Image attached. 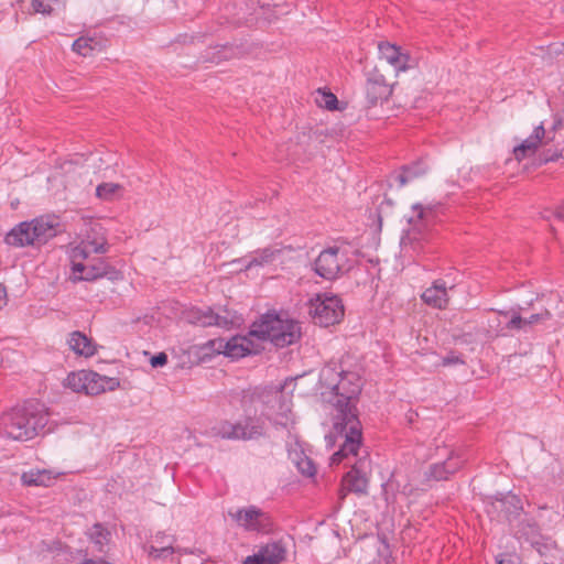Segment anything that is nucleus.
<instances>
[{"mask_svg":"<svg viewBox=\"0 0 564 564\" xmlns=\"http://www.w3.org/2000/svg\"><path fill=\"white\" fill-rule=\"evenodd\" d=\"M310 314L315 324L328 327L341 321L345 310L337 295L317 294L310 301Z\"/></svg>","mask_w":564,"mask_h":564,"instance_id":"10","label":"nucleus"},{"mask_svg":"<svg viewBox=\"0 0 564 564\" xmlns=\"http://www.w3.org/2000/svg\"><path fill=\"white\" fill-rule=\"evenodd\" d=\"M213 51V55L207 58L213 63H219L232 56V48L228 46L214 47Z\"/></svg>","mask_w":564,"mask_h":564,"instance_id":"37","label":"nucleus"},{"mask_svg":"<svg viewBox=\"0 0 564 564\" xmlns=\"http://www.w3.org/2000/svg\"><path fill=\"white\" fill-rule=\"evenodd\" d=\"M229 514L240 528L249 532L269 533L273 529L271 517L256 506L240 508Z\"/></svg>","mask_w":564,"mask_h":564,"instance_id":"14","label":"nucleus"},{"mask_svg":"<svg viewBox=\"0 0 564 564\" xmlns=\"http://www.w3.org/2000/svg\"><path fill=\"white\" fill-rule=\"evenodd\" d=\"M454 284L448 285L443 279L435 280L421 295L422 301L434 308H446L449 302L448 291Z\"/></svg>","mask_w":564,"mask_h":564,"instance_id":"15","label":"nucleus"},{"mask_svg":"<svg viewBox=\"0 0 564 564\" xmlns=\"http://www.w3.org/2000/svg\"><path fill=\"white\" fill-rule=\"evenodd\" d=\"M198 321L203 326H217L218 314L214 313L212 310H207L202 313Z\"/></svg>","mask_w":564,"mask_h":564,"instance_id":"38","label":"nucleus"},{"mask_svg":"<svg viewBox=\"0 0 564 564\" xmlns=\"http://www.w3.org/2000/svg\"><path fill=\"white\" fill-rule=\"evenodd\" d=\"M124 188L122 185L112 182H105L96 187V196L106 202L119 199L123 196Z\"/></svg>","mask_w":564,"mask_h":564,"instance_id":"25","label":"nucleus"},{"mask_svg":"<svg viewBox=\"0 0 564 564\" xmlns=\"http://www.w3.org/2000/svg\"><path fill=\"white\" fill-rule=\"evenodd\" d=\"M64 387L74 392H82L87 395H97L119 386L116 378H108L90 370L70 372L63 382Z\"/></svg>","mask_w":564,"mask_h":564,"instance_id":"9","label":"nucleus"},{"mask_svg":"<svg viewBox=\"0 0 564 564\" xmlns=\"http://www.w3.org/2000/svg\"><path fill=\"white\" fill-rule=\"evenodd\" d=\"M57 217L41 216L30 221H22L6 235V243L14 248L37 247L46 243L58 231Z\"/></svg>","mask_w":564,"mask_h":564,"instance_id":"6","label":"nucleus"},{"mask_svg":"<svg viewBox=\"0 0 564 564\" xmlns=\"http://www.w3.org/2000/svg\"><path fill=\"white\" fill-rule=\"evenodd\" d=\"M531 544L541 555H544L553 543L552 541L542 542L540 540H535L532 541Z\"/></svg>","mask_w":564,"mask_h":564,"instance_id":"40","label":"nucleus"},{"mask_svg":"<svg viewBox=\"0 0 564 564\" xmlns=\"http://www.w3.org/2000/svg\"><path fill=\"white\" fill-rule=\"evenodd\" d=\"M67 344L76 355L91 357L96 354V345L82 332L70 333Z\"/></svg>","mask_w":564,"mask_h":564,"instance_id":"22","label":"nucleus"},{"mask_svg":"<svg viewBox=\"0 0 564 564\" xmlns=\"http://www.w3.org/2000/svg\"><path fill=\"white\" fill-rule=\"evenodd\" d=\"M99 229H101V227H100V225H99V224H93V226H91V230H93L94 232H97Z\"/></svg>","mask_w":564,"mask_h":564,"instance_id":"46","label":"nucleus"},{"mask_svg":"<svg viewBox=\"0 0 564 564\" xmlns=\"http://www.w3.org/2000/svg\"><path fill=\"white\" fill-rule=\"evenodd\" d=\"M426 171L427 165L424 162H416L413 165L404 166L397 178L400 185L403 186L413 178L423 175Z\"/></svg>","mask_w":564,"mask_h":564,"instance_id":"29","label":"nucleus"},{"mask_svg":"<svg viewBox=\"0 0 564 564\" xmlns=\"http://www.w3.org/2000/svg\"><path fill=\"white\" fill-rule=\"evenodd\" d=\"M437 455L441 458L444 457V459L431 464L424 471L426 486H431V482L434 481L447 480L452 475L458 471L465 463L460 453L448 446L438 448Z\"/></svg>","mask_w":564,"mask_h":564,"instance_id":"11","label":"nucleus"},{"mask_svg":"<svg viewBox=\"0 0 564 564\" xmlns=\"http://www.w3.org/2000/svg\"><path fill=\"white\" fill-rule=\"evenodd\" d=\"M64 475L62 471H57L55 469H30L24 471L21 476V481L25 486H43L48 487L54 484V481Z\"/></svg>","mask_w":564,"mask_h":564,"instance_id":"21","label":"nucleus"},{"mask_svg":"<svg viewBox=\"0 0 564 564\" xmlns=\"http://www.w3.org/2000/svg\"><path fill=\"white\" fill-rule=\"evenodd\" d=\"M498 564H506V562H503V561H498Z\"/></svg>","mask_w":564,"mask_h":564,"instance_id":"47","label":"nucleus"},{"mask_svg":"<svg viewBox=\"0 0 564 564\" xmlns=\"http://www.w3.org/2000/svg\"><path fill=\"white\" fill-rule=\"evenodd\" d=\"M7 303L6 288L0 284V308Z\"/></svg>","mask_w":564,"mask_h":564,"instance_id":"43","label":"nucleus"},{"mask_svg":"<svg viewBox=\"0 0 564 564\" xmlns=\"http://www.w3.org/2000/svg\"><path fill=\"white\" fill-rule=\"evenodd\" d=\"M392 93L391 86L387 83L384 76L378 70H372L367 75L366 94L371 104L387 100Z\"/></svg>","mask_w":564,"mask_h":564,"instance_id":"17","label":"nucleus"},{"mask_svg":"<svg viewBox=\"0 0 564 564\" xmlns=\"http://www.w3.org/2000/svg\"><path fill=\"white\" fill-rule=\"evenodd\" d=\"M442 364L444 366H449V365L464 364V361L458 356L451 355V356L443 358Z\"/></svg>","mask_w":564,"mask_h":564,"instance_id":"42","label":"nucleus"},{"mask_svg":"<svg viewBox=\"0 0 564 564\" xmlns=\"http://www.w3.org/2000/svg\"><path fill=\"white\" fill-rule=\"evenodd\" d=\"M344 487L348 491L365 494L368 488V479L356 466L344 477Z\"/></svg>","mask_w":564,"mask_h":564,"instance_id":"24","label":"nucleus"},{"mask_svg":"<svg viewBox=\"0 0 564 564\" xmlns=\"http://www.w3.org/2000/svg\"><path fill=\"white\" fill-rule=\"evenodd\" d=\"M242 323V317L237 314H230L229 312H225V315L218 314L217 326L230 329L232 327L239 326Z\"/></svg>","mask_w":564,"mask_h":564,"instance_id":"34","label":"nucleus"},{"mask_svg":"<svg viewBox=\"0 0 564 564\" xmlns=\"http://www.w3.org/2000/svg\"><path fill=\"white\" fill-rule=\"evenodd\" d=\"M334 425L338 432L345 434V441L340 448L332 455L330 465L339 464L349 455L356 456L361 444L360 423L355 412H348V414L344 415H335Z\"/></svg>","mask_w":564,"mask_h":564,"instance_id":"8","label":"nucleus"},{"mask_svg":"<svg viewBox=\"0 0 564 564\" xmlns=\"http://www.w3.org/2000/svg\"><path fill=\"white\" fill-rule=\"evenodd\" d=\"M546 131L543 124H539L534 128L531 135L524 139L519 145L514 147L513 154L518 161L533 155L540 145L546 143Z\"/></svg>","mask_w":564,"mask_h":564,"instance_id":"19","label":"nucleus"},{"mask_svg":"<svg viewBox=\"0 0 564 564\" xmlns=\"http://www.w3.org/2000/svg\"><path fill=\"white\" fill-rule=\"evenodd\" d=\"M434 218V209L432 207H424L421 204H414L412 206V215L408 221L412 226L408 234L409 239H416V232L420 234L426 228Z\"/></svg>","mask_w":564,"mask_h":564,"instance_id":"20","label":"nucleus"},{"mask_svg":"<svg viewBox=\"0 0 564 564\" xmlns=\"http://www.w3.org/2000/svg\"><path fill=\"white\" fill-rule=\"evenodd\" d=\"M89 539L95 544L97 551L102 552L104 546L107 544L109 539V532L100 524H95L89 530Z\"/></svg>","mask_w":564,"mask_h":564,"instance_id":"31","label":"nucleus"},{"mask_svg":"<svg viewBox=\"0 0 564 564\" xmlns=\"http://www.w3.org/2000/svg\"><path fill=\"white\" fill-rule=\"evenodd\" d=\"M552 317V314L547 310H542L539 313L531 314L529 317H525L527 328L536 324L544 323Z\"/></svg>","mask_w":564,"mask_h":564,"instance_id":"36","label":"nucleus"},{"mask_svg":"<svg viewBox=\"0 0 564 564\" xmlns=\"http://www.w3.org/2000/svg\"><path fill=\"white\" fill-rule=\"evenodd\" d=\"M256 411L274 427L290 429L295 419L292 412V395L284 391V386L265 387L253 394Z\"/></svg>","mask_w":564,"mask_h":564,"instance_id":"4","label":"nucleus"},{"mask_svg":"<svg viewBox=\"0 0 564 564\" xmlns=\"http://www.w3.org/2000/svg\"><path fill=\"white\" fill-rule=\"evenodd\" d=\"M316 102L319 107L327 110H335L337 108V97L333 93H326L318 90Z\"/></svg>","mask_w":564,"mask_h":564,"instance_id":"35","label":"nucleus"},{"mask_svg":"<svg viewBox=\"0 0 564 564\" xmlns=\"http://www.w3.org/2000/svg\"><path fill=\"white\" fill-rule=\"evenodd\" d=\"M252 335H257L260 341L269 340L283 348L300 339L301 326L284 314L267 313L252 324Z\"/></svg>","mask_w":564,"mask_h":564,"instance_id":"5","label":"nucleus"},{"mask_svg":"<svg viewBox=\"0 0 564 564\" xmlns=\"http://www.w3.org/2000/svg\"><path fill=\"white\" fill-rule=\"evenodd\" d=\"M264 564H280L286 556V547L282 541H272L259 547Z\"/></svg>","mask_w":564,"mask_h":564,"instance_id":"23","label":"nucleus"},{"mask_svg":"<svg viewBox=\"0 0 564 564\" xmlns=\"http://www.w3.org/2000/svg\"><path fill=\"white\" fill-rule=\"evenodd\" d=\"M150 364L153 368L163 367L167 364V356L165 352H159L150 359Z\"/></svg>","mask_w":564,"mask_h":564,"instance_id":"39","label":"nucleus"},{"mask_svg":"<svg viewBox=\"0 0 564 564\" xmlns=\"http://www.w3.org/2000/svg\"><path fill=\"white\" fill-rule=\"evenodd\" d=\"M65 0H32L31 7L33 13H41L43 15H50L56 9H58Z\"/></svg>","mask_w":564,"mask_h":564,"instance_id":"30","label":"nucleus"},{"mask_svg":"<svg viewBox=\"0 0 564 564\" xmlns=\"http://www.w3.org/2000/svg\"><path fill=\"white\" fill-rule=\"evenodd\" d=\"M498 326L501 323L506 324V328L510 330L527 329L525 317L519 312L512 310L507 312H500L497 316Z\"/></svg>","mask_w":564,"mask_h":564,"instance_id":"26","label":"nucleus"},{"mask_svg":"<svg viewBox=\"0 0 564 564\" xmlns=\"http://www.w3.org/2000/svg\"><path fill=\"white\" fill-rule=\"evenodd\" d=\"M539 519L542 521L544 527L551 528L553 524L557 523L561 519V516L557 511L549 509L546 506L539 507Z\"/></svg>","mask_w":564,"mask_h":564,"instance_id":"33","label":"nucleus"},{"mask_svg":"<svg viewBox=\"0 0 564 564\" xmlns=\"http://www.w3.org/2000/svg\"><path fill=\"white\" fill-rule=\"evenodd\" d=\"M212 347L218 352L232 359H239L250 354H258L261 344L257 335H252V328L247 335L232 336L228 340L223 338L210 340Z\"/></svg>","mask_w":564,"mask_h":564,"instance_id":"12","label":"nucleus"},{"mask_svg":"<svg viewBox=\"0 0 564 564\" xmlns=\"http://www.w3.org/2000/svg\"><path fill=\"white\" fill-rule=\"evenodd\" d=\"M264 417L247 416L237 423L221 422L216 429L217 435L228 440H256L264 435Z\"/></svg>","mask_w":564,"mask_h":564,"instance_id":"13","label":"nucleus"},{"mask_svg":"<svg viewBox=\"0 0 564 564\" xmlns=\"http://www.w3.org/2000/svg\"><path fill=\"white\" fill-rule=\"evenodd\" d=\"M379 55L381 59H384L390 64L397 72L406 70L411 67L410 55L404 52L400 46L391 44L389 42H381L378 45Z\"/></svg>","mask_w":564,"mask_h":564,"instance_id":"18","label":"nucleus"},{"mask_svg":"<svg viewBox=\"0 0 564 564\" xmlns=\"http://www.w3.org/2000/svg\"><path fill=\"white\" fill-rule=\"evenodd\" d=\"M180 549H181V552H174V554H178L180 556L184 555V554H194V551H192L189 549H184V547H180Z\"/></svg>","mask_w":564,"mask_h":564,"instance_id":"44","label":"nucleus"},{"mask_svg":"<svg viewBox=\"0 0 564 564\" xmlns=\"http://www.w3.org/2000/svg\"><path fill=\"white\" fill-rule=\"evenodd\" d=\"M275 256V251L269 248L256 252L252 258L247 262L246 268L262 267L270 263Z\"/></svg>","mask_w":564,"mask_h":564,"instance_id":"32","label":"nucleus"},{"mask_svg":"<svg viewBox=\"0 0 564 564\" xmlns=\"http://www.w3.org/2000/svg\"><path fill=\"white\" fill-rule=\"evenodd\" d=\"M264 563L265 562L263 558V554H261L259 550L257 553L247 556L242 562V564H264Z\"/></svg>","mask_w":564,"mask_h":564,"instance_id":"41","label":"nucleus"},{"mask_svg":"<svg viewBox=\"0 0 564 564\" xmlns=\"http://www.w3.org/2000/svg\"><path fill=\"white\" fill-rule=\"evenodd\" d=\"M291 459L296 465L297 470L306 477H314L316 474V467L313 460L304 455L302 452L296 451L290 453Z\"/></svg>","mask_w":564,"mask_h":564,"instance_id":"27","label":"nucleus"},{"mask_svg":"<svg viewBox=\"0 0 564 564\" xmlns=\"http://www.w3.org/2000/svg\"><path fill=\"white\" fill-rule=\"evenodd\" d=\"M73 50L82 56H88L94 51L101 50V42L94 37L82 36L73 43Z\"/></svg>","mask_w":564,"mask_h":564,"instance_id":"28","label":"nucleus"},{"mask_svg":"<svg viewBox=\"0 0 564 564\" xmlns=\"http://www.w3.org/2000/svg\"><path fill=\"white\" fill-rule=\"evenodd\" d=\"M176 541L175 536L166 534L163 531L156 532L150 544L145 547L148 555L154 560L158 558H167L173 555L174 552H181V549H174V542Z\"/></svg>","mask_w":564,"mask_h":564,"instance_id":"16","label":"nucleus"},{"mask_svg":"<svg viewBox=\"0 0 564 564\" xmlns=\"http://www.w3.org/2000/svg\"><path fill=\"white\" fill-rule=\"evenodd\" d=\"M322 395L335 408V415L356 413V400L361 392V377L356 371L344 370L340 365L328 364L319 373Z\"/></svg>","mask_w":564,"mask_h":564,"instance_id":"1","label":"nucleus"},{"mask_svg":"<svg viewBox=\"0 0 564 564\" xmlns=\"http://www.w3.org/2000/svg\"><path fill=\"white\" fill-rule=\"evenodd\" d=\"M109 246L105 237H96L82 239L80 242L70 248L68 257L73 279L76 281H93L104 276L107 273V263L100 257L95 254H105L108 252Z\"/></svg>","mask_w":564,"mask_h":564,"instance_id":"3","label":"nucleus"},{"mask_svg":"<svg viewBox=\"0 0 564 564\" xmlns=\"http://www.w3.org/2000/svg\"><path fill=\"white\" fill-rule=\"evenodd\" d=\"M47 423L45 405L39 401H28L1 415L0 431L8 438L24 442L40 435Z\"/></svg>","mask_w":564,"mask_h":564,"instance_id":"2","label":"nucleus"},{"mask_svg":"<svg viewBox=\"0 0 564 564\" xmlns=\"http://www.w3.org/2000/svg\"><path fill=\"white\" fill-rule=\"evenodd\" d=\"M556 216L561 219H564V207H562L557 213Z\"/></svg>","mask_w":564,"mask_h":564,"instance_id":"45","label":"nucleus"},{"mask_svg":"<svg viewBox=\"0 0 564 564\" xmlns=\"http://www.w3.org/2000/svg\"><path fill=\"white\" fill-rule=\"evenodd\" d=\"M357 251L348 242H338L324 249L314 262L317 275L325 280H334L348 272L355 263Z\"/></svg>","mask_w":564,"mask_h":564,"instance_id":"7","label":"nucleus"}]
</instances>
